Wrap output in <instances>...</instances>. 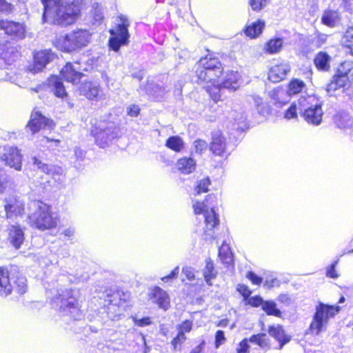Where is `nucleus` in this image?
<instances>
[{
	"instance_id": "nucleus-9",
	"label": "nucleus",
	"mask_w": 353,
	"mask_h": 353,
	"mask_svg": "<svg viewBox=\"0 0 353 353\" xmlns=\"http://www.w3.org/2000/svg\"><path fill=\"white\" fill-rule=\"evenodd\" d=\"M96 143L101 148L108 146L118 137L119 128L113 123H103L92 131Z\"/></svg>"
},
{
	"instance_id": "nucleus-24",
	"label": "nucleus",
	"mask_w": 353,
	"mask_h": 353,
	"mask_svg": "<svg viewBox=\"0 0 353 353\" xmlns=\"http://www.w3.org/2000/svg\"><path fill=\"white\" fill-rule=\"evenodd\" d=\"M322 102L316 96H310V123L319 125L322 121L323 112L322 110Z\"/></svg>"
},
{
	"instance_id": "nucleus-53",
	"label": "nucleus",
	"mask_w": 353,
	"mask_h": 353,
	"mask_svg": "<svg viewBox=\"0 0 353 353\" xmlns=\"http://www.w3.org/2000/svg\"><path fill=\"white\" fill-rule=\"evenodd\" d=\"M249 348L250 345L248 344V340L247 339H243L239 343V346L236 349V353H250Z\"/></svg>"
},
{
	"instance_id": "nucleus-2",
	"label": "nucleus",
	"mask_w": 353,
	"mask_h": 353,
	"mask_svg": "<svg viewBox=\"0 0 353 353\" xmlns=\"http://www.w3.org/2000/svg\"><path fill=\"white\" fill-rule=\"evenodd\" d=\"M103 294L107 314L113 320L119 319L129 307L130 294L119 288H106Z\"/></svg>"
},
{
	"instance_id": "nucleus-13",
	"label": "nucleus",
	"mask_w": 353,
	"mask_h": 353,
	"mask_svg": "<svg viewBox=\"0 0 353 353\" xmlns=\"http://www.w3.org/2000/svg\"><path fill=\"white\" fill-rule=\"evenodd\" d=\"M4 209L7 219H16L21 216L25 211V203L20 198L12 196L5 200Z\"/></svg>"
},
{
	"instance_id": "nucleus-58",
	"label": "nucleus",
	"mask_w": 353,
	"mask_h": 353,
	"mask_svg": "<svg viewBox=\"0 0 353 353\" xmlns=\"http://www.w3.org/2000/svg\"><path fill=\"white\" fill-rule=\"evenodd\" d=\"M280 285V281L276 278L266 279L264 282V286L268 288H272Z\"/></svg>"
},
{
	"instance_id": "nucleus-54",
	"label": "nucleus",
	"mask_w": 353,
	"mask_h": 353,
	"mask_svg": "<svg viewBox=\"0 0 353 353\" xmlns=\"http://www.w3.org/2000/svg\"><path fill=\"white\" fill-rule=\"evenodd\" d=\"M208 144L205 141L198 139L194 142V150L196 152L201 153L203 150H206Z\"/></svg>"
},
{
	"instance_id": "nucleus-34",
	"label": "nucleus",
	"mask_w": 353,
	"mask_h": 353,
	"mask_svg": "<svg viewBox=\"0 0 353 353\" xmlns=\"http://www.w3.org/2000/svg\"><path fill=\"white\" fill-rule=\"evenodd\" d=\"M198 65L208 70H221V63L216 57H206L203 58L199 61Z\"/></svg>"
},
{
	"instance_id": "nucleus-1",
	"label": "nucleus",
	"mask_w": 353,
	"mask_h": 353,
	"mask_svg": "<svg viewBox=\"0 0 353 353\" xmlns=\"http://www.w3.org/2000/svg\"><path fill=\"white\" fill-rule=\"evenodd\" d=\"M44 7L43 20L61 26L73 23L80 13L79 1L41 0Z\"/></svg>"
},
{
	"instance_id": "nucleus-31",
	"label": "nucleus",
	"mask_w": 353,
	"mask_h": 353,
	"mask_svg": "<svg viewBox=\"0 0 353 353\" xmlns=\"http://www.w3.org/2000/svg\"><path fill=\"white\" fill-rule=\"evenodd\" d=\"M49 84L52 87V90L56 97L64 99L68 97L63 83L57 76H53L49 79Z\"/></svg>"
},
{
	"instance_id": "nucleus-60",
	"label": "nucleus",
	"mask_w": 353,
	"mask_h": 353,
	"mask_svg": "<svg viewBox=\"0 0 353 353\" xmlns=\"http://www.w3.org/2000/svg\"><path fill=\"white\" fill-rule=\"evenodd\" d=\"M140 112V108L137 105H130L128 108V114L131 117H137Z\"/></svg>"
},
{
	"instance_id": "nucleus-48",
	"label": "nucleus",
	"mask_w": 353,
	"mask_h": 353,
	"mask_svg": "<svg viewBox=\"0 0 353 353\" xmlns=\"http://www.w3.org/2000/svg\"><path fill=\"white\" fill-rule=\"evenodd\" d=\"M336 72L343 76H347L353 74V67L352 63L345 61L342 63L338 68Z\"/></svg>"
},
{
	"instance_id": "nucleus-49",
	"label": "nucleus",
	"mask_w": 353,
	"mask_h": 353,
	"mask_svg": "<svg viewBox=\"0 0 353 353\" xmlns=\"http://www.w3.org/2000/svg\"><path fill=\"white\" fill-rule=\"evenodd\" d=\"M133 321L135 325L138 327H145L152 324L151 318L149 316H144L141 319L133 318Z\"/></svg>"
},
{
	"instance_id": "nucleus-3",
	"label": "nucleus",
	"mask_w": 353,
	"mask_h": 353,
	"mask_svg": "<svg viewBox=\"0 0 353 353\" xmlns=\"http://www.w3.org/2000/svg\"><path fill=\"white\" fill-rule=\"evenodd\" d=\"M236 290L241 296L244 305L254 308L261 307V310L268 316L282 317L281 311L277 307L276 303L273 300H264L259 294L251 296L252 290L243 283L238 284Z\"/></svg>"
},
{
	"instance_id": "nucleus-5",
	"label": "nucleus",
	"mask_w": 353,
	"mask_h": 353,
	"mask_svg": "<svg viewBox=\"0 0 353 353\" xmlns=\"http://www.w3.org/2000/svg\"><path fill=\"white\" fill-rule=\"evenodd\" d=\"M215 199L216 196L214 194H209L204 201H196L193 204L195 214L204 213L205 214V228L204 230V236L205 239H211L213 238V229L219 223L217 214L215 213L213 208V202Z\"/></svg>"
},
{
	"instance_id": "nucleus-32",
	"label": "nucleus",
	"mask_w": 353,
	"mask_h": 353,
	"mask_svg": "<svg viewBox=\"0 0 353 353\" xmlns=\"http://www.w3.org/2000/svg\"><path fill=\"white\" fill-rule=\"evenodd\" d=\"M330 57L325 52H319L315 59L314 63L316 68L321 71H328L330 69Z\"/></svg>"
},
{
	"instance_id": "nucleus-11",
	"label": "nucleus",
	"mask_w": 353,
	"mask_h": 353,
	"mask_svg": "<svg viewBox=\"0 0 353 353\" xmlns=\"http://www.w3.org/2000/svg\"><path fill=\"white\" fill-rule=\"evenodd\" d=\"M240 75L237 72L230 71L226 73L224 80L221 82L219 88L214 87L209 90V93L214 101L221 100V92L223 89L236 90L239 88V80Z\"/></svg>"
},
{
	"instance_id": "nucleus-51",
	"label": "nucleus",
	"mask_w": 353,
	"mask_h": 353,
	"mask_svg": "<svg viewBox=\"0 0 353 353\" xmlns=\"http://www.w3.org/2000/svg\"><path fill=\"white\" fill-rule=\"evenodd\" d=\"M246 278L248 279L253 285H260L263 282V279L261 276H257L252 271L247 272Z\"/></svg>"
},
{
	"instance_id": "nucleus-8",
	"label": "nucleus",
	"mask_w": 353,
	"mask_h": 353,
	"mask_svg": "<svg viewBox=\"0 0 353 353\" xmlns=\"http://www.w3.org/2000/svg\"><path fill=\"white\" fill-rule=\"evenodd\" d=\"M91 41V34L88 30L79 29L66 34L63 39L64 48L72 51L86 46Z\"/></svg>"
},
{
	"instance_id": "nucleus-25",
	"label": "nucleus",
	"mask_w": 353,
	"mask_h": 353,
	"mask_svg": "<svg viewBox=\"0 0 353 353\" xmlns=\"http://www.w3.org/2000/svg\"><path fill=\"white\" fill-rule=\"evenodd\" d=\"M221 73V70L216 69V70H208L203 68L199 65H197L196 70V74L199 81H200L201 83L212 82L213 85H214V81L216 79L219 77Z\"/></svg>"
},
{
	"instance_id": "nucleus-4",
	"label": "nucleus",
	"mask_w": 353,
	"mask_h": 353,
	"mask_svg": "<svg viewBox=\"0 0 353 353\" xmlns=\"http://www.w3.org/2000/svg\"><path fill=\"white\" fill-rule=\"evenodd\" d=\"M29 224L40 230L55 228L57 221L52 217L50 206L43 202L34 200L29 204Z\"/></svg>"
},
{
	"instance_id": "nucleus-57",
	"label": "nucleus",
	"mask_w": 353,
	"mask_h": 353,
	"mask_svg": "<svg viewBox=\"0 0 353 353\" xmlns=\"http://www.w3.org/2000/svg\"><path fill=\"white\" fill-rule=\"evenodd\" d=\"M298 109L296 104L292 105L286 111L285 117L288 119H292L296 116V110Z\"/></svg>"
},
{
	"instance_id": "nucleus-45",
	"label": "nucleus",
	"mask_w": 353,
	"mask_h": 353,
	"mask_svg": "<svg viewBox=\"0 0 353 353\" xmlns=\"http://www.w3.org/2000/svg\"><path fill=\"white\" fill-rule=\"evenodd\" d=\"M248 340L252 343L257 344L261 347H267L269 345V340L265 333L253 334Z\"/></svg>"
},
{
	"instance_id": "nucleus-7",
	"label": "nucleus",
	"mask_w": 353,
	"mask_h": 353,
	"mask_svg": "<svg viewBox=\"0 0 353 353\" xmlns=\"http://www.w3.org/2000/svg\"><path fill=\"white\" fill-rule=\"evenodd\" d=\"M119 19V23L115 28L110 30L112 37L109 39V46L115 52L119 51L121 46L128 43L130 37L128 30L130 23L128 18L124 15H121Z\"/></svg>"
},
{
	"instance_id": "nucleus-59",
	"label": "nucleus",
	"mask_w": 353,
	"mask_h": 353,
	"mask_svg": "<svg viewBox=\"0 0 353 353\" xmlns=\"http://www.w3.org/2000/svg\"><path fill=\"white\" fill-rule=\"evenodd\" d=\"M179 273V268L176 266L174 270H172V272L164 276H162L161 278V280L163 282H168L170 279L176 278L177 276V274Z\"/></svg>"
},
{
	"instance_id": "nucleus-63",
	"label": "nucleus",
	"mask_w": 353,
	"mask_h": 353,
	"mask_svg": "<svg viewBox=\"0 0 353 353\" xmlns=\"http://www.w3.org/2000/svg\"><path fill=\"white\" fill-rule=\"evenodd\" d=\"M334 268L335 266H330V268L327 270L326 274L328 277L336 279L339 276V274Z\"/></svg>"
},
{
	"instance_id": "nucleus-26",
	"label": "nucleus",
	"mask_w": 353,
	"mask_h": 353,
	"mask_svg": "<svg viewBox=\"0 0 353 353\" xmlns=\"http://www.w3.org/2000/svg\"><path fill=\"white\" fill-rule=\"evenodd\" d=\"M350 85V78L347 76H343L337 72L333 76L331 82L327 84L326 91L331 94L339 88H345Z\"/></svg>"
},
{
	"instance_id": "nucleus-37",
	"label": "nucleus",
	"mask_w": 353,
	"mask_h": 353,
	"mask_svg": "<svg viewBox=\"0 0 353 353\" xmlns=\"http://www.w3.org/2000/svg\"><path fill=\"white\" fill-rule=\"evenodd\" d=\"M165 146L176 152H179L184 148V142L180 137L172 136L167 139Z\"/></svg>"
},
{
	"instance_id": "nucleus-19",
	"label": "nucleus",
	"mask_w": 353,
	"mask_h": 353,
	"mask_svg": "<svg viewBox=\"0 0 353 353\" xmlns=\"http://www.w3.org/2000/svg\"><path fill=\"white\" fill-rule=\"evenodd\" d=\"M210 150L217 156L224 157L226 154V140L220 131L217 130L212 132Z\"/></svg>"
},
{
	"instance_id": "nucleus-43",
	"label": "nucleus",
	"mask_w": 353,
	"mask_h": 353,
	"mask_svg": "<svg viewBox=\"0 0 353 353\" xmlns=\"http://www.w3.org/2000/svg\"><path fill=\"white\" fill-rule=\"evenodd\" d=\"M305 86L303 81L295 79L292 80L288 85V95H294L300 92Z\"/></svg>"
},
{
	"instance_id": "nucleus-39",
	"label": "nucleus",
	"mask_w": 353,
	"mask_h": 353,
	"mask_svg": "<svg viewBox=\"0 0 353 353\" xmlns=\"http://www.w3.org/2000/svg\"><path fill=\"white\" fill-rule=\"evenodd\" d=\"M2 59L8 64L16 60L19 57V53L16 48L13 46H7L1 53Z\"/></svg>"
},
{
	"instance_id": "nucleus-30",
	"label": "nucleus",
	"mask_w": 353,
	"mask_h": 353,
	"mask_svg": "<svg viewBox=\"0 0 353 353\" xmlns=\"http://www.w3.org/2000/svg\"><path fill=\"white\" fill-rule=\"evenodd\" d=\"M178 170L184 174L192 173L196 168V162L192 158H182L176 163Z\"/></svg>"
},
{
	"instance_id": "nucleus-47",
	"label": "nucleus",
	"mask_w": 353,
	"mask_h": 353,
	"mask_svg": "<svg viewBox=\"0 0 353 353\" xmlns=\"http://www.w3.org/2000/svg\"><path fill=\"white\" fill-rule=\"evenodd\" d=\"M336 72L343 76H347L353 74V67L352 63L345 61L342 63L338 68Z\"/></svg>"
},
{
	"instance_id": "nucleus-17",
	"label": "nucleus",
	"mask_w": 353,
	"mask_h": 353,
	"mask_svg": "<svg viewBox=\"0 0 353 353\" xmlns=\"http://www.w3.org/2000/svg\"><path fill=\"white\" fill-rule=\"evenodd\" d=\"M53 122L44 117L39 111H34L31 114L30 119L26 125L32 134L39 132L45 127H51Z\"/></svg>"
},
{
	"instance_id": "nucleus-50",
	"label": "nucleus",
	"mask_w": 353,
	"mask_h": 353,
	"mask_svg": "<svg viewBox=\"0 0 353 353\" xmlns=\"http://www.w3.org/2000/svg\"><path fill=\"white\" fill-rule=\"evenodd\" d=\"M8 176L4 171L0 168V193L4 192L8 187Z\"/></svg>"
},
{
	"instance_id": "nucleus-61",
	"label": "nucleus",
	"mask_w": 353,
	"mask_h": 353,
	"mask_svg": "<svg viewBox=\"0 0 353 353\" xmlns=\"http://www.w3.org/2000/svg\"><path fill=\"white\" fill-rule=\"evenodd\" d=\"M277 299H278V301L281 303H283V304H285V305H289L292 302V300H291L290 297L289 296L288 294H279L278 296Z\"/></svg>"
},
{
	"instance_id": "nucleus-12",
	"label": "nucleus",
	"mask_w": 353,
	"mask_h": 353,
	"mask_svg": "<svg viewBox=\"0 0 353 353\" xmlns=\"http://www.w3.org/2000/svg\"><path fill=\"white\" fill-rule=\"evenodd\" d=\"M0 159L4 163L16 170H21L22 167V155L15 147L5 146L0 154Z\"/></svg>"
},
{
	"instance_id": "nucleus-56",
	"label": "nucleus",
	"mask_w": 353,
	"mask_h": 353,
	"mask_svg": "<svg viewBox=\"0 0 353 353\" xmlns=\"http://www.w3.org/2000/svg\"><path fill=\"white\" fill-rule=\"evenodd\" d=\"M12 5L6 0H0V13H9L12 11Z\"/></svg>"
},
{
	"instance_id": "nucleus-18",
	"label": "nucleus",
	"mask_w": 353,
	"mask_h": 353,
	"mask_svg": "<svg viewBox=\"0 0 353 353\" xmlns=\"http://www.w3.org/2000/svg\"><path fill=\"white\" fill-rule=\"evenodd\" d=\"M82 70L79 63H68L62 68L61 72L65 81L74 84L80 81L83 76Z\"/></svg>"
},
{
	"instance_id": "nucleus-62",
	"label": "nucleus",
	"mask_w": 353,
	"mask_h": 353,
	"mask_svg": "<svg viewBox=\"0 0 353 353\" xmlns=\"http://www.w3.org/2000/svg\"><path fill=\"white\" fill-rule=\"evenodd\" d=\"M341 5L346 10L353 12V0H342Z\"/></svg>"
},
{
	"instance_id": "nucleus-28",
	"label": "nucleus",
	"mask_w": 353,
	"mask_h": 353,
	"mask_svg": "<svg viewBox=\"0 0 353 353\" xmlns=\"http://www.w3.org/2000/svg\"><path fill=\"white\" fill-rule=\"evenodd\" d=\"M99 90V85L91 81L83 83L79 88L80 94L89 99L97 98Z\"/></svg>"
},
{
	"instance_id": "nucleus-36",
	"label": "nucleus",
	"mask_w": 353,
	"mask_h": 353,
	"mask_svg": "<svg viewBox=\"0 0 353 353\" xmlns=\"http://www.w3.org/2000/svg\"><path fill=\"white\" fill-rule=\"evenodd\" d=\"M264 26L265 23L261 20H259L256 22H254L251 26H248L245 30V33L248 37L255 38L261 33Z\"/></svg>"
},
{
	"instance_id": "nucleus-15",
	"label": "nucleus",
	"mask_w": 353,
	"mask_h": 353,
	"mask_svg": "<svg viewBox=\"0 0 353 353\" xmlns=\"http://www.w3.org/2000/svg\"><path fill=\"white\" fill-rule=\"evenodd\" d=\"M193 322L190 319H185L179 323L177 327V333L172 339L170 344L172 350H181L182 345L187 340L185 333L190 332L192 330Z\"/></svg>"
},
{
	"instance_id": "nucleus-21",
	"label": "nucleus",
	"mask_w": 353,
	"mask_h": 353,
	"mask_svg": "<svg viewBox=\"0 0 353 353\" xmlns=\"http://www.w3.org/2000/svg\"><path fill=\"white\" fill-rule=\"evenodd\" d=\"M268 332L272 337L278 341L280 350L291 340V336L286 333L281 325H270Z\"/></svg>"
},
{
	"instance_id": "nucleus-42",
	"label": "nucleus",
	"mask_w": 353,
	"mask_h": 353,
	"mask_svg": "<svg viewBox=\"0 0 353 353\" xmlns=\"http://www.w3.org/2000/svg\"><path fill=\"white\" fill-rule=\"evenodd\" d=\"M282 46V39L279 38L271 39L265 44V50L270 54H274L281 50Z\"/></svg>"
},
{
	"instance_id": "nucleus-14",
	"label": "nucleus",
	"mask_w": 353,
	"mask_h": 353,
	"mask_svg": "<svg viewBox=\"0 0 353 353\" xmlns=\"http://www.w3.org/2000/svg\"><path fill=\"white\" fill-rule=\"evenodd\" d=\"M56 58L51 50L46 49L36 52L34 55V63L30 65L28 70L33 74L42 71L46 65Z\"/></svg>"
},
{
	"instance_id": "nucleus-64",
	"label": "nucleus",
	"mask_w": 353,
	"mask_h": 353,
	"mask_svg": "<svg viewBox=\"0 0 353 353\" xmlns=\"http://www.w3.org/2000/svg\"><path fill=\"white\" fill-rule=\"evenodd\" d=\"M205 345V341H201L200 343L196 345L195 347H194L190 353H201L203 347Z\"/></svg>"
},
{
	"instance_id": "nucleus-41",
	"label": "nucleus",
	"mask_w": 353,
	"mask_h": 353,
	"mask_svg": "<svg viewBox=\"0 0 353 353\" xmlns=\"http://www.w3.org/2000/svg\"><path fill=\"white\" fill-rule=\"evenodd\" d=\"M342 43L346 48L349 49V52L353 55V27L347 29L342 38Z\"/></svg>"
},
{
	"instance_id": "nucleus-38",
	"label": "nucleus",
	"mask_w": 353,
	"mask_h": 353,
	"mask_svg": "<svg viewBox=\"0 0 353 353\" xmlns=\"http://www.w3.org/2000/svg\"><path fill=\"white\" fill-rule=\"evenodd\" d=\"M321 21L323 24L333 27L339 21V14L336 11L326 10L322 16Z\"/></svg>"
},
{
	"instance_id": "nucleus-29",
	"label": "nucleus",
	"mask_w": 353,
	"mask_h": 353,
	"mask_svg": "<svg viewBox=\"0 0 353 353\" xmlns=\"http://www.w3.org/2000/svg\"><path fill=\"white\" fill-rule=\"evenodd\" d=\"M334 122L341 129H346L353 125V119L346 112H340L334 117Z\"/></svg>"
},
{
	"instance_id": "nucleus-46",
	"label": "nucleus",
	"mask_w": 353,
	"mask_h": 353,
	"mask_svg": "<svg viewBox=\"0 0 353 353\" xmlns=\"http://www.w3.org/2000/svg\"><path fill=\"white\" fill-rule=\"evenodd\" d=\"M211 182L208 177L201 179L197 182V184L194 188L196 194H200L202 192H207L208 191V187Z\"/></svg>"
},
{
	"instance_id": "nucleus-6",
	"label": "nucleus",
	"mask_w": 353,
	"mask_h": 353,
	"mask_svg": "<svg viewBox=\"0 0 353 353\" xmlns=\"http://www.w3.org/2000/svg\"><path fill=\"white\" fill-rule=\"evenodd\" d=\"M341 307L336 305H329L319 303L315 308V312L310 323V334H319L326 329L330 319L337 315Z\"/></svg>"
},
{
	"instance_id": "nucleus-27",
	"label": "nucleus",
	"mask_w": 353,
	"mask_h": 353,
	"mask_svg": "<svg viewBox=\"0 0 353 353\" xmlns=\"http://www.w3.org/2000/svg\"><path fill=\"white\" fill-rule=\"evenodd\" d=\"M31 160L32 162V165L43 173L50 174L53 176L55 174L59 175L61 174L62 170L59 167H55L54 165L43 163L41 160L39 159L36 157H32L31 158Z\"/></svg>"
},
{
	"instance_id": "nucleus-52",
	"label": "nucleus",
	"mask_w": 353,
	"mask_h": 353,
	"mask_svg": "<svg viewBox=\"0 0 353 353\" xmlns=\"http://www.w3.org/2000/svg\"><path fill=\"white\" fill-rule=\"evenodd\" d=\"M226 341V338L225 336L224 332L223 330H217L215 333V340H214V345L217 348L221 344H223Z\"/></svg>"
},
{
	"instance_id": "nucleus-35",
	"label": "nucleus",
	"mask_w": 353,
	"mask_h": 353,
	"mask_svg": "<svg viewBox=\"0 0 353 353\" xmlns=\"http://www.w3.org/2000/svg\"><path fill=\"white\" fill-rule=\"evenodd\" d=\"M71 301H68L66 303L60 306V311L65 313L67 315H71L72 312H79L80 305L77 299L71 297Z\"/></svg>"
},
{
	"instance_id": "nucleus-55",
	"label": "nucleus",
	"mask_w": 353,
	"mask_h": 353,
	"mask_svg": "<svg viewBox=\"0 0 353 353\" xmlns=\"http://www.w3.org/2000/svg\"><path fill=\"white\" fill-rule=\"evenodd\" d=\"M250 5L252 10L258 11L266 5V0H250Z\"/></svg>"
},
{
	"instance_id": "nucleus-23",
	"label": "nucleus",
	"mask_w": 353,
	"mask_h": 353,
	"mask_svg": "<svg viewBox=\"0 0 353 353\" xmlns=\"http://www.w3.org/2000/svg\"><path fill=\"white\" fill-rule=\"evenodd\" d=\"M24 233L18 225H10L8 228V240L16 249H19L24 241Z\"/></svg>"
},
{
	"instance_id": "nucleus-40",
	"label": "nucleus",
	"mask_w": 353,
	"mask_h": 353,
	"mask_svg": "<svg viewBox=\"0 0 353 353\" xmlns=\"http://www.w3.org/2000/svg\"><path fill=\"white\" fill-rule=\"evenodd\" d=\"M299 112L303 114L305 120L309 122V101L306 97H301L296 104Z\"/></svg>"
},
{
	"instance_id": "nucleus-22",
	"label": "nucleus",
	"mask_w": 353,
	"mask_h": 353,
	"mask_svg": "<svg viewBox=\"0 0 353 353\" xmlns=\"http://www.w3.org/2000/svg\"><path fill=\"white\" fill-rule=\"evenodd\" d=\"M13 291L11 274L6 266H0V295L8 296Z\"/></svg>"
},
{
	"instance_id": "nucleus-10",
	"label": "nucleus",
	"mask_w": 353,
	"mask_h": 353,
	"mask_svg": "<svg viewBox=\"0 0 353 353\" xmlns=\"http://www.w3.org/2000/svg\"><path fill=\"white\" fill-rule=\"evenodd\" d=\"M148 299L159 310L167 312L171 308V298L168 292L158 285L149 288Z\"/></svg>"
},
{
	"instance_id": "nucleus-20",
	"label": "nucleus",
	"mask_w": 353,
	"mask_h": 353,
	"mask_svg": "<svg viewBox=\"0 0 353 353\" xmlns=\"http://www.w3.org/2000/svg\"><path fill=\"white\" fill-rule=\"evenodd\" d=\"M290 71V66L287 62H280L270 69L268 79L274 83L279 82L285 78Z\"/></svg>"
},
{
	"instance_id": "nucleus-44",
	"label": "nucleus",
	"mask_w": 353,
	"mask_h": 353,
	"mask_svg": "<svg viewBox=\"0 0 353 353\" xmlns=\"http://www.w3.org/2000/svg\"><path fill=\"white\" fill-rule=\"evenodd\" d=\"M26 283L27 281L25 276H17L14 281L13 290H14L15 292L20 295L23 294L27 290Z\"/></svg>"
},
{
	"instance_id": "nucleus-16",
	"label": "nucleus",
	"mask_w": 353,
	"mask_h": 353,
	"mask_svg": "<svg viewBox=\"0 0 353 353\" xmlns=\"http://www.w3.org/2000/svg\"><path fill=\"white\" fill-rule=\"evenodd\" d=\"M0 29L15 39H23L26 37V27L23 23L13 21H0Z\"/></svg>"
},
{
	"instance_id": "nucleus-33",
	"label": "nucleus",
	"mask_w": 353,
	"mask_h": 353,
	"mask_svg": "<svg viewBox=\"0 0 353 353\" xmlns=\"http://www.w3.org/2000/svg\"><path fill=\"white\" fill-rule=\"evenodd\" d=\"M220 261L224 265H232L234 262L233 255L228 244L223 243L219 249Z\"/></svg>"
}]
</instances>
